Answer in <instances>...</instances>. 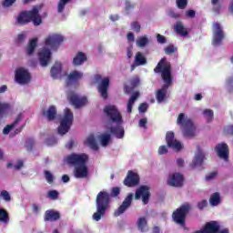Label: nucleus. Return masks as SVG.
Returning a JSON list of instances; mask_svg holds the SVG:
<instances>
[{
    "label": "nucleus",
    "instance_id": "obj_1",
    "mask_svg": "<svg viewBox=\"0 0 233 233\" xmlns=\"http://www.w3.org/2000/svg\"><path fill=\"white\" fill-rule=\"evenodd\" d=\"M154 72L155 74H160L165 83L156 94L157 103H163L167 99L168 87L172 85V64L167 60V57H163L154 68Z\"/></svg>",
    "mask_w": 233,
    "mask_h": 233
},
{
    "label": "nucleus",
    "instance_id": "obj_2",
    "mask_svg": "<svg viewBox=\"0 0 233 233\" xmlns=\"http://www.w3.org/2000/svg\"><path fill=\"white\" fill-rule=\"evenodd\" d=\"M119 194H121V188L119 187H112L110 193L106 190L98 192L96 198V212L93 214V219L95 221H101V218L110 208V198H117Z\"/></svg>",
    "mask_w": 233,
    "mask_h": 233
},
{
    "label": "nucleus",
    "instance_id": "obj_3",
    "mask_svg": "<svg viewBox=\"0 0 233 233\" xmlns=\"http://www.w3.org/2000/svg\"><path fill=\"white\" fill-rule=\"evenodd\" d=\"M66 163L75 167L74 176L76 179H85L88 177V155L73 153L66 157Z\"/></svg>",
    "mask_w": 233,
    "mask_h": 233
},
{
    "label": "nucleus",
    "instance_id": "obj_4",
    "mask_svg": "<svg viewBox=\"0 0 233 233\" xmlns=\"http://www.w3.org/2000/svg\"><path fill=\"white\" fill-rule=\"evenodd\" d=\"M29 23H33L35 26H39L41 23H43V19L39 15V9L33 8L29 11H22L18 14L15 20V25L18 26H25V25H28Z\"/></svg>",
    "mask_w": 233,
    "mask_h": 233
},
{
    "label": "nucleus",
    "instance_id": "obj_5",
    "mask_svg": "<svg viewBox=\"0 0 233 233\" xmlns=\"http://www.w3.org/2000/svg\"><path fill=\"white\" fill-rule=\"evenodd\" d=\"M177 125L183 129L184 137H196V126L191 118H188L185 113L178 114L177 119Z\"/></svg>",
    "mask_w": 233,
    "mask_h": 233
},
{
    "label": "nucleus",
    "instance_id": "obj_6",
    "mask_svg": "<svg viewBox=\"0 0 233 233\" xmlns=\"http://www.w3.org/2000/svg\"><path fill=\"white\" fill-rule=\"evenodd\" d=\"M190 203L186 202L182 204L178 208H177L172 214V219L177 225L180 227H185L187 221V215L190 212Z\"/></svg>",
    "mask_w": 233,
    "mask_h": 233
},
{
    "label": "nucleus",
    "instance_id": "obj_7",
    "mask_svg": "<svg viewBox=\"0 0 233 233\" xmlns=\"http://www.w3.org/2000/svg\"><path fill=\"white\" fill-rule=\"evenodd\" d=\"M73 123L74 113H72L69 108H66L64 112V116L60 120V126L57 128L58 134H60V136H65V134H67Z\"/></svg>",
    "mask_w": 233,
    "mask_h": 233
},
{
    "label": "nucleus",
    "instance_id": "obj_8",
    "mask_svg": "<svg viewBox=\"0 0 233 233\" xmlns=\"http://www.w3.org/2000/svg\"><path fill=\"white\" fill-rule=\"evenodd\" d=\"M104 114L112 123L116 125H123V116L117 106L114 105H107L104 107Z\"/></svg>",
    "mask_w": 233,
    "mask_h": 233
},
{
    "label": "nucleus",
    "instance_id": "obj_9",
    "mask_svg": "<svg viewBox=\"0 0 233 233\" xmlns=\"http://www.w3.org/2000/svg\"><path fill=\"white\" fill-rule=\"evenodd\" d=\"M95 82L98 84V92L103 99L108 98V88L110 87V78L101 76V75L95 76Z\"/></svg>",
    "mask_w": 233,
    "mask_h": 233
},
{
    "label": "nucleus",
    "instance_id": "obj_10",
    "mask_svg": "<svg viewBox=\"0 0 233 233\" xmlns=\"http://www.w3.org/2000/svg\"><path fill=\"white\" fill-rule=\"evenodd\" d=\"M212 32V46H220L221 43H223V39H225V31H223V26H221V24H219V22L213 23Z\"/></svg>",
    "mask_w": 233,
    "mask_h": 233
},
{
    "label": "nucleus",
    "instance_id": "obj_11",
    "mask_svg": "<svg viewBox=\"0 0 233 233\" xmlns=\"http://www.w3.org/2000/svg\"><path fill=\"white\" fill-rule=\"evenodd\" d=\"M15 79L18 85H27V83H30L32 76L28 70L19 67L15 70Z\"/></svg>",
    "mask_w": 233,
    "mask_h": 233
},
{
    "label": "nucleus",
    "instance_id": "obj_12",
    "mask_svg": "<svg viewBox=\"0 0 233 233\" xmlns=\"http://www.w3.org/2000/svg\"><path fill=\"white\" fill-rule=\"evenodd\" d=\"M166 143L168 148H172L175 152H179L183 148V144L176 139V136L172 131H168L166 134Z\"/></svg>",
    "mask_w": 233,
    "mask_h": 233
},
{
    "label": "nucleus",
    "instance_id": "obj_13",
    "mask_svg": "<svg viewBox=\"0 0 233 233\" xmlns=\"http://www.w3.org/2000/svg\"><path fill=\"white\" fill-rule=\"evenodd\" d=\"M65 41V37L61 35H51L47 36L45 40V45L50 46L51 50H57L59 46Z\"/></svg>",
    "mask_w": 233,
    "mask_h": 233
},
{
    "label": "nucleus",
    "instance_id": "obj_14",
    "mask_svg": "<svg viewBox=\"0 0 233 233\" xmlns=\"http://www.w3.org/2000/svg\"><path fill=\"white\" fill-rule=\"evenodd\" d=\"M144 205H148L150 201V187L148 186H141L135 193V199H141Z\"/></svg>",
    "mask_w": 233,
    "mask_h": 233
},
{
    "label": "nucleus",
    "instance_id": "obj_15",
    "mask_svg": "<svg viewBox=\"0 0 233 233\" xmlns=\"http://www.w3.org/2000/svg\"><path fill=\"white\" fill-rule=\"evenodd\" d=\"M183 183H185V177H183L181 173H173L169 175L167 179V185H169V187L180 188L183 187Z\"/></svg>",
    "mask_w": 233,
    "mask_h": 233
},
{
    "label": "nucleus",
    "instance_id": "obj_16",
    "mask_svg": "<svg viewBox=\"0 0 233 233\" xmlns=\"http://www.w3.org/2000/svg\"><path fill=\"white\" fill-rule=\"evenodd\" d=\"M134 198V195L129 194L127 198L124 199L122 202V205L114 212V217L115 218H119L121 214H125L128 208L132 206V199Z\"/></svg>",
    "mask_w": 233,
    "mask_h": 233
},
{
    "label": "nucleus",
    "instance_id": "obj_17",
    "mask_svg": "<svg viewBox=\"0 0 233 233\" xmlns=\"http://www.w3.org/2000/svg\"><path fill=\"white\" fill-rule=\"evenodd\" d=\"M220 228L221 226H219V222L212 220L206 223L202 229L198 230L195 233H218Z\"/></svg>",
    "mask_w": 233,
    "mask_h": 233
},
{
    "label": "nucleus",
    "instance_id": "obj_18",
    "mask_svg": "<svg viewBox=\"0 0 233 233\" xmlns=\"http://www.w3.org/2000/svg\"><path fill=\"white\" fill-rule=\"evenodd\" d=\"M124 185L128 187H137V185H139V175L132 170H129L126 178L124 179Z\"/></svg>",
    "mask_w": 233,
    "mask_h": 233
},
{
    "label": "nucleus",
    "instance_id": "obj_19",
    "mask_svg": "<svg viewBox=\"0 0 233 233\" xmlns=\"http://www.w3.org/2000/svg\"><path fill=\"white\" fill-rule=\"evenodd\" d=\"M38 59L41 66H48V64L52 59V52L50 49L44 47L40 52H38Z\"/></svg>",
    "mask_w": 233,
    "mask_h": 233
},
{
    "label": "nucleus",
    "instance_id": "obj_20",
    "mask_svg": "<svg viewBox=\"0 0 233 233\" xmlns=\"http://www.w3.org/2000/svg\"><path fill=\"white\" fill-rule=\"evenodd\" d=\"M68 99L69 103H71V105L75 106V108H81V106H85V105H86L88 101L86 97H78L76 94H71L68 96Z\"/></svg>",
    "mask_w": 233,
    "mask_h": 233
},
{
    "label": "nucleus",
    "instance_id": "obj_21",
    "mask_svg": "<svg viewBox=\"0 0 233 233\" xmlns=\"http://www.w3.org/2000/svg\"><path fill=\"white\" fill-rule=\"evenodd\" d=\"M205 153L201 150V147H198L197 153L195 157L193 158L192 163L190 164L191 168H196V167H201L203 165V161H205Z\"/></svg>",
    "mask_w": 233,
    "mask_h": 233
},
{
    "label": "nucleus",
    "instance_id": "obj_22",
    "mask_svg": "<svg viewBox=\"0 0 233 233\" xmlns=\"http://www.w3.org/2000/svg\"><path fill=\"white\" fill-rule=\"evenodd\" d=\"M216 152L218 153V157L221 159H228V145L227 143H221L216 146Z\"/></svg>",
    "mask_w": 233,
    "mask_h": 233
},
{
    "label": "nucleus",
    "instance_id": "obj_23",
    "mask_svg": "<svg viewBox=\"0 0 233 233\" xmlns=\"http://www.w3.org/2000/svg\"><path fill=\"white\" fill-rule=\"evenodd\" d=\"M80 79H83V73L78 70H74L69 73L67 76L66 85L67 86H70L74 85L75 83H77V81H80Z\"/></svg>",
    "mask_w": 233,
    "mask_h": 233
},
{
    "label": "nucleus",
    "instance_id": "obj_24",
    "mask_svg": "<svg viewBox=\"0 0 233 233\" xmlns=\"http://www.w3.org/2000/svg\"><path fill=\"white\" fill-rule=\"evenodd\" d=\"M61 219V213L55 209H47L44 215V221H59Z\"/></svg>",
    "mask_w": 233,
    "mask_h": 233
},
{
    "label": "nucleus",
    "instance_id": "obj_25",
    "mask_svg": "<svg viewBox=\"0 0 233 233\" xmlns=\"http://www.w3.org/2000/svg\"><path fill=\"white\" fill-rule=\"evenodd\" d=\"M109 132L112 136H115L116 139H123L125 137V127H123L121 124H117L116 127H111Z\"/></svg>",
    "mask_w": 233,
    "mask_h": 233
},
{
    "label": "nucleus",
    "instance_id": "obj_26",
    "mask_svg": "<svg viewBox=\"0 0 233 233\" xmlns=\"http://www.w3.org/2000/svg\"><path fill=\"white\" fill-rule=\"evenodd\" d=\"M22 119H23V113H20L17 115L16 118L12 124L7 125L6 127H4L3 129L4 136H8V134H10V131L14 130V128H15V127H17V125L21 123Z\"/></svg>",
    "mask_w": 233,
    "mask_h": 233
},
{
    "label": "nucleus",
    "instance_id": "obj_27",
    "mask_svg": "<svg viewBox=\"0 0 233 233\" xmlns=\"http://www.w3.org/2000/svg\"><path fill=\"white\" fill-rule=\"evenodd\" d=\"M42 114L48 121H54L57 117V109L55 106H50L47 110H43Z\"/></svg>",
    "mask_w": 233,
    "mask_h": 233
},
{
    "label": "nucleus",
    "instance_id": "obj_28",
    "mask_svg": "<svg viewBox=\"0 0 233 233\" xmlns=\"http://www.w3.org/2000/svg\"><path fill=\"white\" fill-rule=\"evenodd\" d=\"M86 55L81 51H79L76 56L73 58V66H81L84 65L86 61H87Z\"/></svg>",
    "mask_w": 233,
    "mask_h": 233
},
{
    "label": "nucleus",
    "instance_id": "obj_29",
    "mask_svg": "<svg viewBox=\"0 0 233 233\" xmlns=\"http://www.w3.org/2000/svg\"><path fill=\"white\" fill-rule=\"evenodd\" d=\"M85 144L95 152H97V150H99V146L97 145V142L96 141V137H94V135H89L88 137L86 139Z\"/></svg>",
    "mask_w": 233,
    "mask_h": 233
},
{
    "label": "nucleus",
    "instance_id": "obj_30",
    "mask_svg": "<svg viewBox=\"0 0 233 233\" xmlns=\"http://www.w3.org/2000/svg\"><path fill=\"white\" fill-rule=\"evenodd\" d=\"M63 70V65L59 62H56L51 68V76L53 79H57L61 76V71Z\"/></svg>",
    "mask_w": 233,
    "mask_h": 233
},
{
    "label": "nucleus",
    "instance_id": "obj_31",
    "mask_svg": "<svg viewBox=\"0 0 233 233\" xmlns=\"http://www.w3.org/2000/svg\"><path fill=\"white\" fill-rule=\"evenodd\" d=\"M175 32L183 37H187V35H188V31L185 28V25H183V22L181 21L177 22L175 25Z\"/></svg>",
    "mask_w": 233,
    "mask_h": 233
},
{
    "label": "nucleus",
    "instance_id": "obj_32",
    "mask_svg": "<svg viewBox=\"0 0 233 233\" xmlns=\"http://www.w3.org/2000/svg\"><path fill=\"white\" fill-rule=\"evenodd\" d=\"M139 97V92H135L131 95L128 102H127V112L128 114L132 113V108L134 106V103L137 101V98Z\"/></svg>",
    "mask_w": 233,
    "mask_h": 233
},
{
    "label": "nucleus",
    "instance_id": "obj_33",
    "mask_svg": "<svg viewBox=\"0 0 233 233\" xmlns=\"http://www.w3.org/2000/svg\"><path fill=\"white\" fill-rule=\"evenodd\" d=\"M135 65L137 66H142L143 65H147V57L141 52H137L135 56Z\"/></svg>",
    "mask_w": 233,
    "mask_h": 233
},
{
    "label": "nucleus",
    "instance_id": "obj_34",
    "mask_svg": "<svg viewBox=\"0 0 233 233\" xmlns=\"http://www.w3.org/2000/svg\"><path fill=\"white\" fill-rule=\"evenodd\" d=\"M98 139L102 147H107L112 139V136L108 133L102 134L98 136Z\"/></svg>",
    "mask_w": 233,
    "mask_h": 233
},
{
    "label": "nucleus",
    "instance_id": "obj_35",
    "mask_svg": "<svg viewBox=\"0 0 233 233\" xmlns=\"http://www.w3.org/2000/svg\"><path fill=\"white\" fill-rule=\"evenodd\" d=\"M36 46H37V38H33L32 40H30L26 48L27 56H32V54H34V52L35 51Z\"/></svg>",
    "mask_w": 233,
    "mask_h": 233
},
{
    "label": "nucleus",
    "instance_id": "obj_36",
    "mask_svg": "<svg viewBox=\"0 0 233 233\" xmlns=\"http://www.w3.org/2000/svg\"><path fill=\"white\" fill-rule=\"evenodd\" d=\"M209 203L211 207H218V205L221 203V196L219 195V193H213L209 198Z\"/></svg>",
    "mask_w": 233,
    "mask_h": 233
},
{
    "label": "nucleus",
    "instance_id": "obj_37",
    "mask_svg": "<svg viewBox=\"0 0 233 233\" xmlns=\"http://www.w3.org/2000/svg\"><path fill=\"white\" fill-rule=\"evenodd\" d=\"M10 221V216L8 211L5 208H0V223H8Z\"/></svg>",
    "mask_w": 233,
    "mask_h": 233
},
{
    "label": "nucleus",
    "instance_id": "obj_38",
    "mask_svg": "<svg viewBox=\"0 0 233 233\" xmlns=\"http://www.w3.org/2000/svg\"><path fill=\"white\" fill-rule=\"evenodd\" d=\"M147 218L145 217H141L138 218L137 220V227L138 229H140L142 232H147Z\"/></svg>",
    "mask_w": 233,
    "mask_h": 233
},
{
    "label": "nucleus",
    "instance_id": "obj_39",
    "mask_svg": "<svg viewBox=\"0 0 233 233\" xmlns=\"http://www.w3.org/2000/svg\"><path fill=\"white\" fill-rule=\"evenodd\" d=\"M8 110H10V104L0 102V119H3V117H5V114H6Z\"/></svg>",
    "mask_w": 233,
    "mask_h": 233
},
{
    "label": "nucleus",
    "instance_id": "obj_40",
    "mask_svg": "<svg viewBox=\"0 0 233 233\" xmlns=\"http://www.w3.org/2000/svg\"><path fill=\"white\" fill-rule=\"evenodd\" d=\"M148 44V37L147 36H139L137 39V46L139 48H144Z\"/></svg>",
    "mask_w": 233,
    "mask_h": 233
},
{
    "label": "nucleus",
    "instance_id": "obj_41",
    "mask_svg": "<svg viewBox=\"0 0 233 233\" xmlns=\"http://www.w3.org/2000/svg\"><path fill=\"white\" fill-rule=\"evenodd\" d=\"M208 123H210L214 119V111L212 109H206L203 112Z\"/></svg>",
    "mask_w": 233,
    "mask_h": 233
},
{
    "label": "nucleus",
    "instance_id": "obj_42",
    "mask_svg": "<svg viewBox=\"0 0 233 233\" xmlns=\"http://www.w3.org/2000/svg\"><path fill=\"white\" fill-rule=\"evenodd\" d=\"M71 0H60L58 2V6H57V12L58 14H62V12L65 10V6L70 3Z\"/></svg>",
    "mask_w": 233,
    "mask_h": 233
},
{
    "label": "nucleus",
    "instance_id": "obj_43",
    "mask_svg": "<svg viewBox=\"0 0 233 233\" xmlns=\"http://www.w3.org/2000/svg\"><path fill=\"white\" fill-rule=\"evenodd\" d=\"M0 198H2L6 203L12 201V197L10 196V193H8V191L6 190H2L0 192Z\"/></svg>",
    "mask_w": 233,
    "mask_h": 233
},
{
    "label": "nucleus",
    "instance_id": "obj_44",
    "mask_svg": "<svg viewBox=\"0 0 233 233\" xmlns=\"http://www.w3.org/2000/svg\"><path fill=\"white\" fill-rule=\"evenodd\" d=\"M47 198L52 200L59 198V192L57 190H49L47 192Z\"/></svg>",
    "mask_w": 233,
    "mask_h": 233
},
{
    "label": "nucleus",
    "instance_id": "obj_45",
    "mask_svg": "<svg viewBox=\"0 0 233 233\" xmlns=\"http://www.w3.org/2000/svg\"><path fill=\"white\" fill-rule=\"evenodd\" d=\"M188 5V0H177V5L179 10H185Z\"/></svg>",
    "mask_w": 233,
    "mask_h": 233
},
{
    "label": "nucleus",
    "instance_id": "obj_46",
    "mask_svg": "<svg viewBox=\"0 0 233 233\" xmlns=\"http://www.w3.org/2000/svg\"><path fill=\"white\" fill-rule=\"evenodd\" d=\"M44 174H45L46 181H47L49 185H52V183H54V175H52V173H50V171L48 170H46Z\"/></svg>",
    "mask_w": 233,
    "mask_h": 233
},
{
    "label": "nucleus",
    "instance_id": "obj_47",
    "mask_svg": "<svg viewBox=\"0 0 233 233\" xmlns=\"http://www.w3.org/2000/svg\"><path fill=\"white\" fill-rule=\"evenodd\" d=\"M164 52L167 56H172V54L176 53V47L174 45H169L164 49Z\"/></svg>",
    "mask_w": 233,
    "mask_h": 233
},
{
    "label": "nucleus",
    "instance_id": "obj_48",
    "mask_svg": "<svg viewBox=\"0 0 233 233\" xmlns=\"http://www.w3.org/2000/svg\"><path fill=\"white\" fill-rule=\"evenodd\" d=\"M25 39H26V34L21 33L16 37L17 45H23L25 43Z\"/></svg>",
    "mask_w": 233,
    "mask_h": 233
},
{
    "label": "nucleus",
    "instance_id": "obj_49",
    "mask_svg": "<svg viewBox=\"0 0 233 233\" xmlns=\"http://www.w3.org/2000/svg\"><path fill=\"white\" fill-rule=\"evenodd\" d=\"M131 28L132 30H135V32H137V34L141 32V25H139V22L137 21H135L131 24Z\"/></svg>",
    "mask_w": 233,
    "mask_h": 233
},
{
    "label": "nucleus",
    "instance_id": "obj_50",
    "mask_svg": "<svg viewBox=\"0 0 233 233\" xmlns=\"http://www.w3.org/2000/svg\"><path fill=\"white\" fill-rule=\"evenodd\" d=\"M157 41L160 45H165V43H167V37H165V35H163L157 34Z\"/></svg>",
    "mask_w": 233,
    "mask_h": 233
},
{
    "label": "nucleus",
    "instance_id": "obj_51",
    "mask_svg": "<svg viewBox=\"0 0 233 233\" xmlns=\"http://www.w3.org/2000/svg\"><path fill=\"white\" fill-rule=\"evenodd\" d=\"M138 110L140 113L145 114V112L148 110V104L147 103L140 104V106H138Z\"/></svg>",
    "mask_w": 233,
    "mask_h": 233
},
{
    "label": "nucleus",
    "instance_id": "obj_52",
    "mask_svg": "<svg viewBox=\"0 0 233 233\" xmlns=\"http://www.w3.org/2000/svg\"><path fill=\"white\" fill-rule=\"evenodd\" d=\"M16 0H4L2 3V5L4 8H9V6H12L14 3H15Z\"/></svg>",
    "mask_w": 233,
    "mask_h": 233
},
{
    "label": "nucleus",
    "instance_id": "obj_53",
    "mask_svg": "<svg viewBox=\"0 0 233 233\" xmlns=\"http://www.w3.org/2000/svg\"><path fill=\"white\" fill-rule=\"evenodd\" d=\"M158 154H159V156L168 154V148H167V146H160L158 147Z\"/></svg>",
    "mask_w": 233,
    "mask_h": 233
},
{
    "label": "nucleus",
    "instance_id": "obj_54",
    "mask_svg": "<svg viewBox=\"0 0 233 233\" xmlns=\"http://www.w3.org/2000/svg\"><path fill=\"white\" fill-rule=\"evenodd\" d=\"M186 17H188L189 19H194V17H196V11L192 9L186 11Z\"/></svg>",
    "mask_w": 233,
    "mask_h": 233
},
{
    "label": "nucleus",
    "instance_id": "obj_55",
    "mask_svg": "<svg viewBox=\"0 0 233 233\" xmlns=\"http://www.w3.org/2000/svg\"><path fill=\"white\" fill-rule=\"evenodd\" d=\"M147 123H148V120L147 118H142L138 122V127H140V128L147 129Z\"/></svg>",
    "mask_w": 233,
    "mask_h": 233
},
{
    "label": "nucleus",
    "instance_id": "obj_56",
    "mask_svg": "<svg viewBox=\"0 0 233 233\" xmlns=\"http://www.w3.org/2000/svg\"><path fill=\"white\" fill-rule=\"evenodd\" d=\"M217 176H218V172L213 171V172L209 173L208 176H206V180L210 181V180L214 179V177H216Z\"/></svg>",
    "mask_w": 233,
    "mask_h": 233
},
{
    "label": "nucleus",
    "instance_id": "obj_57",
    "mask_svg": "<svg viewBox=\"0 0 233 233\" xmlns=\"http://www.w3.org/2000/svg\"><path fill=\"white\" fill-rule=\"evenodd\" d=\"M207 207V200L203 199L200 202L198 203V210H203Z\"/></svg>",
    "mask_w": 233,
    "mask_h": 233
},
{
    "label": "nucleus",
    "instance_id": "obj_58",
    "mask_svg": "<svg viewBox=\"0 0 233 233\" xmlns=\"http://www.w3.org/2000/svg\"><path fill=\"white\" fill-rule=\"evenodd\" d=\"M127 41H129V43H134V41H136V37L134 36V33H127Z\"/></svg>",
    "mask_w": 233,
    "mask_h": 233
},
{
    "label": "nucleus",
    "instance_id": "obj_59",
    "mask_svg": "<svg viewBox=\"0 0 233 233\" xmlns=\"http://www.w3.org/2000/svg\"><path fill=\"white\" fill-rule=\"evenodd\" d=\"M169 15H170V17H172L173 19H179V17H181V15H180V14L176 13V12H174V11H171V12L169 13Z\"/></svg>",
    "mask_w": 233,
    "mask_h": 233
},
{
    "label": "nucleus",
    "instance_id": "obj_60",
    "mask_svg": "<svg viewBox=\"0 0 233 233\" xmlns=\"http://www.w3.org/2000/svg\"><path fill=\"white\" fill-rule=\"evenodd\" d=\"M139 86V78L136 77L131 80V86L136 87Z\"/></svg>",
    "mask_w": 233,
    "mask_h": 233
},
{
    "label": "nucleus",
    "instance_id": "obj_61",
    "mask_svg": "<svg viewBox=\"0 0 233 233\" xmlns=\"http://www.w3.org/2000/svg\"><path fill=\"white\" fill-rule=\"evenodd\" d=\"M23 161H18L17 165L14 166L15 170H21V168H23Z\"/></svg>",
    "mask_w": 233,
    "mask_h": 233
},
{
    "label": "nucleus",
    "instance_id": "obj_62",
    "mask_svg": "<svg viewBox=\"0 0 233 233\" xmlns=\"http://www.w3.org/2000/svg\"><path fill=\"white\" fill-rule=\"evenodd\" d=\"M26 147L29 148L30 150H32V148H34V139L30 138L28 140V144L26 145Z\"/></svg>",
    "mask_w": 233,
    "mask_h": 233
},
{
    "label": "nucleus",
    "instance_id": "obj_63",
    "mask_svg": "<svg viewBox=\"0 0 233 233\" xmlns=\"http://www.w3.org/2000/svg\"><path fill=\"white\" fill-rule=\"evenodd\" d=\"M227 134H228V136H233V125L232 126H228L227 127Z\"/></svg>",
    "mask_w": 233,
    "mask_h": 233
},
{
    "label": "nucleus",
    "instance_id": "obj_64",
    "mask_svg": "<svg viewBox=\"0 0 233 233\" xmlns=\"http://www.w3.org/2000/svg\"><path fill=\"white\" fill-rule=\"evenodd\" d=\"M218 233H230V230L228 229V228H223V229H218Z\"/></svg>",
    "mask_w": 233,
    "mask_h": 233
}]
</instances>
